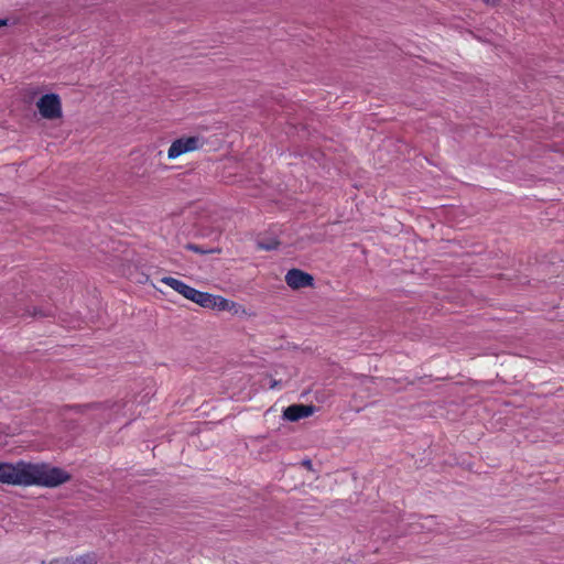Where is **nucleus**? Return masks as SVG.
<instances>
[{
    "label": "nucleus",
    "mask_w": 564,
    "mask_h": 564,
    "mask_svg": "<svg viewBox=\"0 0 564 564\" xmlns=\"http://www.w3.org/2000/svg\"><path fill=\"white\" fill-rule=\"evenodd\" d=\"M160 282L169 285L185 299L191 300L204 308L215 310L218 312L226 311L237 316L247 314L246 308L241 304L227 300L220 295L200 292L177 279L164 276Z\"/></svg>",
    "instance_id": "2"
},
{
    "label": "nucleus",
    "mask_w": 564,
    "mask_h": 564,
    "mask_svg": "<svg viewBox=\"0 0 564 564\" xmlns=\"http://www.w3.org/2000/svg\"><path fill=\"white\" fill-rule=\"evenodd\" d=\"M96 557L94 555H86L84 557H78L74 561L73 564H95Z\"/></svg>",
    "instance_id": "8"
},
{
    "label": "nucleus",
    "mask_w": 564,
    "mask_h": 564,
    "mask_svg": "<svg viewBox=\"0 0 564 564\" xmlns=\"http://www.w3.org/2000/svg\"><path fill=\"white\" fill-rule=\"evenodd\" d=\"M186 248H187L188 250H192V251L196 252V253H206V251H204V250H203L199 246H197V245H192V243H189V245H187V246H186Z\"/></svg>",
    "instance_id": "9"
},
{
    "label": "nucleus",
    "mask_w": 564,
    "mask_h": 564,
    "mask_svg": "<svg viewBox=\"0 0 564 564\" xmlns=\"http://www.w3.org/2000/svg\"><path fill=\"white\" fill-rule=\"evenodd\" d=\"M484 2L489 7H495L498 3V0H484Z\"/></svg>",
    "instance_id": "10"
},
{
    "label": "nucleus",
    "mask_w": 564,
    "mask_h": 564,
    "mask_svg": "<svg viewBox=\"0 0 564 564\" xmlns=\"http://www.w3.org/2000/svg\"><path fill=\"white\" fill-rule=\"evenodd\" d=\"M313 280L314 279L311 274L305 273L299 269H292L285 275L286 284L294 290L312 286Z\"/></svg>",
    "instance_id": "5"
},
{
    "label": "nucleus",
    "mask_w": 564,
    "mask_h": 564,
    "mask_svg": "<svg viewBox=\"0 0 564 564\" xmlns=\"http://www.w3.org/2000/svg\"><path fill=\"white\" fill-rule=\"evenodd\" d=\"M41 94V88L32 86L25 89V100L28 102L35 101V106L43 119L54 121L59 120L63 117L62 101L56 94H45L40 96L36 100V96Z\"/></svg>",
    "instance_id": "3"
},
{
    "label": "nucleus",
    "mask_w": 564,
    "mask_h": 564,
    "mask_svg": "<svg viewBox=\"0 0 564 564\" xmlns=\"http://www.w3.org/2000/svg\"><path fill=\"white\" fill-rule=\"evenodd\" d=\"M258 246L264 250H273L279 246V241L274 238L268 240L262 239L259 240Z\"/></svg>",
    "instance_id": "7"
},
{
    "label": "nucleus",
    "mask_w": 564,
    "mask_h": 564,
    "mask_svg": "<svg viewBox=\"0 0 564 564\" xmlns=\"http://www.w3.org/2000/svg\"><path fill=\"white\" fill-rule=\"evenodd\" d=\"M70 479V475L62 468L45 464L18 462L0 464V482L9 485H39L56 487Z\"/></svg>",
    "instance_id": "1"
},
{
    "label": "nucleus",
    "mask_w": 564,
    "mask_h": 564,
    "mask_svg": "<svg viewBox=\"0 0 564 564\" xmlns=\"http://www.w3.org/2000/svg\"><path fill=\"white\" fill-rule=\"evenodd\" d=\"M313 413H314L313 405L293 404V405L288 406L284 410L283 416H284V419L294 422L302 417H308Z\"/></svg>",
    "instance_id": "6"
},
{
    "label": "nucleus",
    "mask_w": 564,
    "mask_h": 564,
    "mask_svg": "<svg viewBox=\"0 0 564 564\" xmlns=\"http://www.w3.org/2000/svg\"><path fill=\"white\" fill-rule=\"evenodd\" d=\"M7 25H8V20L7 19H0V28L7 26Z\"/></svg>",
    "instance_id": "11"
},
{
    "label": "nucleus",
    "mask_w": 564,
    "mask_h": 564,
    "mask_svg": "<svg viewBox=\"0 0 564 564\" xmlns=\"http://www.w3.org/2000/svg\"><path fill=\"white\" fill-rule=\"evenodd\" d=\"M203 147L202 138L197 135L182 137L172 142L169 151L167 158L170 160H175L178 156L196 151Z\"/></svg>",
    "instance_id": "4"
}]
</instances>
